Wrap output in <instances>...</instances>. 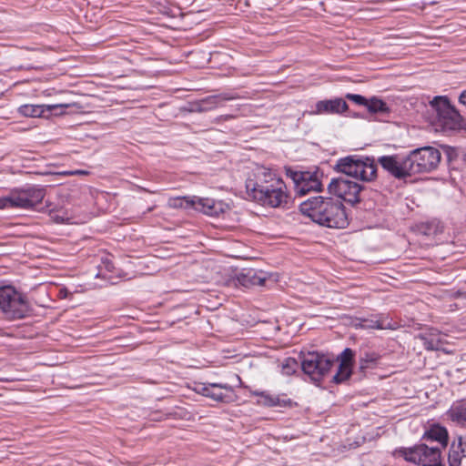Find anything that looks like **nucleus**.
Listing matches in <instances>:
<instances>
[{
    "instance_id": "f257e3e1",
    "label": "nucleus",
    "mask_w": 466,
    "mask_h": 466,
    "mask_svg": "<svg viewBox=\"0 0 466 466\" xmlns=\"http://www.w3.org/2000/svg\"><path fill=\"white\" fill-rule=\"evenodd\" d=\"M246 189L249 198L265 208H285L289 201L287 185L276 173L261 168L256 179L246 181Z\"/></svg>"
},
{
    "instance_id": "f03ea898",
    "label": "nucleus",
    "mask_w": 466,
    "mask_h": 466,
    "mask_svg": "<svg viewBox=\"0 0 466 466\" xmlns=\"http://www.w3.org/2000/svg\"><path fill=\"white\" fill-rule=\"evenodd\" d=\"M300 212L313 222L331 228H345L349 225L345 207L340 200L317 196L299 205Z\"/></svg>"
},
{
    "instance_id": "7ed1b4c3",
    "label": "nucleus",
    "mask_w": 466,
    "mask_h": 466,
    "mask_svg": "<svg viewBox=\"0 0 466 466\" xmlns=\"http://www.w3.org/2000/svg\"><path fill=\"white\" fill-rule=\"evenodd\" d=\"M336 169L364 182L373 181L377 177V164L374 157L347 156L337 161Z\"/></svg>"
},
{
    "instance_id": "20e7f679",
    "label": "nucleus",
    "mask_w": 466,
    "mask_h": 466,
    "mask_svg": "<svg viewBox=\"0 0 466 466\" xmlns=\"http://www.w3.org/2000/svg\"><path fill=\"white\" fill-rule=\"evenodd\" d=\"M392 454L394 457H402L405 461L420 466H443L441 450L439 446L419 443L409 448H397Z\"/></svg>"
},
{
    "instance_id": "39448f33",
    "label": "nucleus",
    "mask_w": 466,
    "mask_h": 466,
    "mask_svg": "<svg viewBox=\"0 0 466 466\" xmlns=\"http://www.w3.org/2000/svg\"><path fill=\"white\" fill-rule=\"evenodd\" d=\"M46 193V188L42 186L34 185L15 188L6 197L0 198V206L1 208L33 209L42 203Z\"/></svg>"
},
{
    "instance_id": "423d86ee",
    "label": "nucleus",
    "mask_w": 466,
    "mask_h": 466,
    "mask_svg": "<svg viewBox=\"0 0 466 466\" xmlns=\"http://www.w3.org/2000/svg\"><path fill=\"white\" fill-rule=\"evenodd\" d=\"M0 309L12 319H23L31 310L25 296L12 286L0 287Z\"/></svg>"
},
{
    "instance_id": "0eeeda50",
    "label": "nucleus",
    "mask_w": 466,
    "mask_h": 466,
    "mask_svg": "<svg viewBox=\"0 0 466 466\" xmlns=\"http://www.w3.org/2000/svg\"><path fill=\"white\" fill-rule=\"evenodd\" d=\"M411 176L434 170L441 161V152L432 147H424L412 150L406 156Z\"/></svg>"
},
{
    "instance_id": "6e6552de",
    "label": "nucleus",
    "mask_w": 466,
    "mask_h": 466,
    "mask_svg": "<svg viewBox=\"0 0 466 466\" xmlns=\"http://www.w3.org/2000/svg\"><path fill=\"white\" fill-rule=\"evenodd\" d=\"M333 365V360L319 352H308L300 357L301 370L315 383L320 382Z\"/></svg>"
},
{
    "instance_id": "1a4fd4ad",
    "label": "nucleus",
    "mask_w": 466,
    "mask_h": 466,
    "mask_svg": "<svg viewBox=\"0 0 466 466\" xmlns=\"http://www.w3.org/2000/svg\"><path fill=\"white\" fill-rule=\"evenodd\" d=\"M328 188L330 194L349 204L355 205L361 201L360 192L364 187L357 182L339 177L332 178Z\"/></svg>"
},
{
    "instance_id": "9d476101",
    "label": "nucleus",
    "mask_w": 466,
    "mask_h": 466,
    "mask_svg": "<svg viewBox=\"0 0 466 466\" xmlns=\"http://www.w3.org/2000/svg\"><path fill=\"white\" fill-rule=\"evenodd\" d=\"M287 175L293 180L298 195L304 196L310 191H320L321 181L318 172L293 171L289 169Z\"/></svg>"
},
{
    "instance_id": "9b49d317",
    "label": "nucleus",
    "mask_w": 466,
    "mask_h": 466,
    "mask_svg": "<svg viewBox=\"0 0 466 466\" xmlns=\"http://www.w3.org/2000/svg\"><path fill=\"white\" fill-rule=\"evenodd\" d=\"M378 163L395 178L403 179L411 176L407 157L382 156L378 158Z\"/></svg>"
},
{
    "instance_id": "f8f14e48",
    "label": "nucleus",
    "mask_w": 466,
    "mask_h": 466,
    "mask_svg": "<svg viewBox=\"0 0 466 466\" xmlns=\"http://www.w3.org/2000/svg\"><path fill=\"white\" fill-rule=\"evenodd\" d=\"M67 105H31L25 104L18 107V113L26 117H47L50 115H59L63 113V108Z\"/></svg>"
},
{
    "instance_id": "ddd939ff",
    "label": "nucleus",
    "mask_w": 466,
    "mask_h": 466,
    "mask_svg": "<svg viewBox=\"0 0 466 466\" xmlns=\"http://www.w3.org/2000/svg\"><path fill=\"white\" fill-rule=\"evenodd\" d=\"M349 106L343 98L335 97L332 99H324L318 101L315 105V109L312 113L315 115H340L346 112Z\"/></svg>"
},
{
    "instance_id": "4468645a",
    "label": "nucleus",
    "mask_w": 466,
    "mask_h": 466,
    "mask_svg": "<svg viewBox=\"0 0 466 466\" xmlns=\"http://www.w3.org/2000/svg\"><path fill=\"white\" fill-rule=\"evenodd\" d=\"M267 279L266 272L255 268H245L236 277L238 283L245 288L264 286Z\"/></svg>"
},
{
    "instance_id": "2eb2a0df",
    "label": "nucleus",
    "mask_w": 466,
    "mask_h": 466,
    "mask_svg": "<svg viewBox=\"0 0 466 466\" xmlns=\"http://www.w3.org/2000/svg\"><path fill=\"white\" fill-rule=\"evenodd\" d=\"M421 440L427 442L436 441L438 443L436 446L445 449L449 443V433L445 427L432 424L425 431Z\"/></svg>"
},
{
    "instance_id": "dca6fc26",
    "label": "nucleus",
    "mask_w": 466,
    "mask_h": 466,
    "mask_svg": "<svg viewBox=\"0 0 466 466\" xmlns=\"http://www.w3.org/2000/svg\"><path fill=\"white\" fill-rule=\"evenodd\" d=\"M448 462L450 466H466V438L459 437L458 442L452 441Z\"/></svg>"
},
{
    "instance_id": "f3484780",
    "label": "nucleus",
    "mask_w": 466,
    "mask_h": 466,
    "mask_svg": "<svg viewBox=\"0 0 466 466\" xmlns=\"http://www.w3.org/2000/svg\"><path fill=\"white\" fill-rule=\"evenodd\" d=\"M196 205L194 208L198 211L211 217H217L224 212V203L210 198L195 197Z\"/></svg>"
},
{
    "instance_id": "a211bd4d",
    "label": "nucleus",
    "mask_w": 466,
    "mask_h": 466,
    "mask_svg": "<svg viewBox=\"0 0 466 466\" xmlns=\"http://www.w3.org/2000/svg\"><path fill=\"white\" fill-rule=\"evenodd\" d=\"M239 97L240 96L236 93L224 92L218 95L208 96L201 99L200 103L202 109H204L205 112H208L222 106L226 101L238 99Z\"/></svg>"
},
{
    "instance_id": "6ab92c4d",
    "label": "nucleus",
    "mask_w": 466,
    "mask_h": 466,
    "mask_svg": "<svg viewBox=\"0 0 466 466\" xmlns=\"http://www.w3.org/2000/svg\"><path fill=\"white\" fill-rule=\"evenodd\" d=\"M220 390H226L229 392H233V387L227 383H212L208 391V398L223 403H228L232 400L230 395L223 393Z\"/></svg>"
},
{
    "instance_id": "aec40b11",
    "label": "nucleus",
    "mask_w": 466,
    "mask_h": 466,
    "mask_svg": "<svg viewBox=\"0 0 466 466\" xmlns=\"http://www.w3.org/2000/svg\"><path fill=\"white\" fill-rule=\"evenodd\" d=\"M381 356L379 352L374 350H364L360 353L359 358V369L361 372L367 370L374 369L378 366Z\"/></svg>"
},
{
    "instance_id": "412c9836",
    "label": "nucleus",
    "mask_w": 466,
    "mask_h": 466,
    "mask_svg": "<svg viewBox=\"0 0 466 466\" xmlns=\"http://www.w3.org/2000/svg\"><path fill=\"white\" fill-rule=\"evenodd\" d=\"M431 106L436 111L438 118L453 114L455 107L451 106L449 98L445 96H437L431 102Z\"/></svg>"
},
{
    "instance_id": "4be33fe9",
    "label": "nucleus",
    "mask_w": 466,
    "mask_h": 466,
    "mask_svg": "<svg viewBox=\"0 0 466 466\" xmlns=\"http://www.w3.org/2000/svg\"><path fill=\"white\" fill-rule=\"evenodd\" d=\"M251 395L259 397L260 399L257 403L265 407H283L287 404V400H281L279 396L271 395L267 391L253 390Z\"/></svg>"
},
{
    "instance_id": "5701e85b",
    "label": "nucleus",
    "mask_w": 466,
    "mask_h": 466,
    "mask_svg": "<svg viewBox=\"0 0 466 466\" xmlns=\"http://www.w3.org/2000/svg\"><path fill=\"white\" fill-rule=\"evenodd\" d=\"M448 417L466 428V400L454 403L447 412Z\"/></svg>"
},
{
    "instance_id": "b1692460",
    "label": "nucleus",
    "mask_w": 466,
    "mask_h": 466,
    "mask_svg": "<svg viewBox=\"0 0 466 466\" xmlns=\"http://www.w3.org/2000/svg\"><path fill=\"white\" fill-rule=\"evenodd\" d=\"M438 121L443 128L449 130H456L461 127V116L455 108L454 115L447 114V116H443L442 117L438 118Z\"/></svg>"
},
{
    "instance_id": "393cba45",
    "label": "nucleus",
    "mask_w": 466,
    "mask_h": 466,
    "mask_svg": "<svg viewBox=\"0 0 466 466\" xmlns=\"http://www.w3.org/2000/svg\"><path fill=\"white\" fill-rule=\"evenodd\" d=\"M366 107L371 114L387 115L390 112L388 105L383 100L377 97H372L368 100Z\"/></svg>"
},
{
    "instance_id": "a878e982",
    "label": "nucleus",
    "mask_w": 466,
    "mask_h": 466,
    "mask_svg": "<svg viewBox=\"0 0 466 466\" xmlns=\"http://www.w3.org/2000/svg\"><path fill=\"white\" fill-rule=\"evenodd\" d=\"M356 327L363 329H384L390 328L389 326H385L383 321L377 317L371 319H358V323L356 324Z\"/></svg>"
},
{
    "instance_id": "bb28decb",
    "label": "nucleus",
    "mask_w": 466,
    "mask_h": 466,
    "mask_svg": "<svg viewBox=\"0 0 466 466\" xmlns=\"http://www.w3.org/2000/svg\"><path fill=\"white\" fill-rule=\"evenodd\" d=\"M195 205V197H177L168 200V206L173 208H189Z\"/></svg>"
},
{
    "instance_id": "cd10ccee",
    "label": "nucleus",
    "mask_w": 466,
    "mask_h": 466,
    "mask_svg": "<svg viewBox=\"0 0 466 466\" xmlns=\"http://www.w3.org/2000/svg\"><path fill=\"white\" fill-rule=\"evenodd\" d=\"M352 374V367L339 364L337 372L332 377V382L340 384L350 379Z\"/></svg>"
},
{
    "instance_id": "c85d7f7f",
    "label": "nucleus",
    "mask_w": 466,
    "mask_h": 466,
    "mask_svg": "<svg viewBox=\"0 0 466 466\" xmlns=\"http://www.w3.org/2000/svg\"><path fill=\"white\" fill-rule=\"evenodd\" d=\"M300 366V362L294 359V358H287L284 360L282 363V372L286 375H292L294 374L299 367Z\"/></svg>"
},
{
    "instance_id": "c756f323",
    "label": "nucleus",
    "mask_w": 466,
    "mask_h": 466,
    "mask_svg": "<svg viewBox=\"0 0 466 466\" xmlns=\"http://www.w3.org/2000/svg\"><path fill=\"white\" fill-rule=\"evenodd\" d=\"M354 356L355 352L351 349L346 348L338 358L339 360V364L352 367Z\"/></svg>"
},
{
    "instance_id": "7c9ffc66",
    "label": "nucleus",
    "mask_w": 466,
    "mask_h": 466,
    "mask_svg": "<svg viewBox=\"0 0 466 466\" xmlns=\"http://www.w3.org/2000/svg\"><path fill=\"white\" fill-rule=\"evenodd\" d=\"M345 97L360 106H366L368 104V99L361 95L348 93Z\"/></svg>"
},
{
    "instance_id": "2f4dec72",
    "label": "nucleus",
    "mask_w": 466,
    "mask_h": 466,
    "mask_svg": "<svg viewBox=\"0 0 466 466\" xmlns=\"http://www.w3.org/2000/svg\"><path fill=\"white\" fill-rule=\"evenodd\" d=\"M211 384L212 383H198L196 388H195V390L198 393V394H201L205 397L208 398V391H209V389L211 387Z\"/></svg>"
},
{
    "instance_id": "473e14b6",
    "label": "nucleus",
    "mask_w": 466,
    "mask_h": 466,
    "mask_svg": "<svg viewBox=\"0 0 466 466\" xmlns=\"http://www.w3.org/2000/svg\"><path fill=\"white\" fill-rule=\"evenodd\" d=\"M424 347L428 350H439V340H434L433 339H425Z\"/></svg>"
},
{
    "instance_id": "72a5a7b5",
    "label": "nucleus",
    "mask_w": 466,
    "mask_h": 466,
    "mask_svg": "<svg viewBox=\"0 0 466 466\" xmlns=\"http://www.w3.org/2000/svg\"><path fill=\"white\" fill-rule=\"evenodd\" d=\"M235 118V116L233 115H221V116H217L215 119H214V123H221V122H224V121H228V120H231Z\"/></svg>"
},
{
    "instance_id": "f704fd0d",
    "label": "nucleus",
    "mask_w": 466,
    "mask_h": 466,
    "mask_svg": "<svg viewBox=\"0 0 466 466\" xmlns=\"http://www.w3.org/2000/svg\"><path fill=\"white\" fill-rule=\"evenodd\" d=\"M190 111L191 112H198V113L205 112V110L202 109V106H201L200 100L197 101V102H195V103H193L191 105Z\"/></svg>"
},
{
    "instance_id": "c9c22d12",
    "label": "nucleus",
    "mask_w": 466,
    "mask_h": 466,
    "mask_svg": "<svg viewBox=\"0 0 466 466\" xmlns=\"http://www.w3.org/2000/svg\"><path fill=\"white\" fill-rule=\"evenodd\" d=\"M72 174H74V176H78V175L86 176V175H88L89 172L86 170H83V169H76V170H73Z\"/></svg>"
},
{
    "instance_id": "e433bc0d",
    "label": "nucleus",
    "mask_w": 466,
    "mask_h": 466,
    "mask_svg": "<svg viewBox=\"0 0 466 466\" xmlns=\"http://www.w3.org/2000/svg\"><path fill=\"white\" fill-rule=\"evenodd\" d=\"M459 102L466 106V90H464L459 96Z\"/></svg>"
},
{
    "instance_id": "4c0bfd02",
    "label": "nucleus",
    "mask_w": 466,
    "mask_h": 466,
    "mask_svg": "<svg viewBox=\"0 0 466 466\" xmlns=\"http://www.w3.org/2000/svg\"><path fill=\"white\" fill-rule=\"evenodd\" d=\"M71 173H73V170L58 172V173H56V175L66 176V177L74 176V174H71Z\"/></svg>"
},
{
    "instance_id": "58836bf2",
    "label": "nucleus",
    "mask_w": 466,
    "mask_h": 466,
    "mask_svg": "<svg viewBox=\"0 0 466 466\" xmlns=\"http://www.w3.org/2000/svg\"><path fill=\"white\" fill-rule=\"evenodd\" d=\"M153 420H162V418H161L160 416H157V415H156V416H154V417H153Z\"/></svg>"
}]
</instances>
